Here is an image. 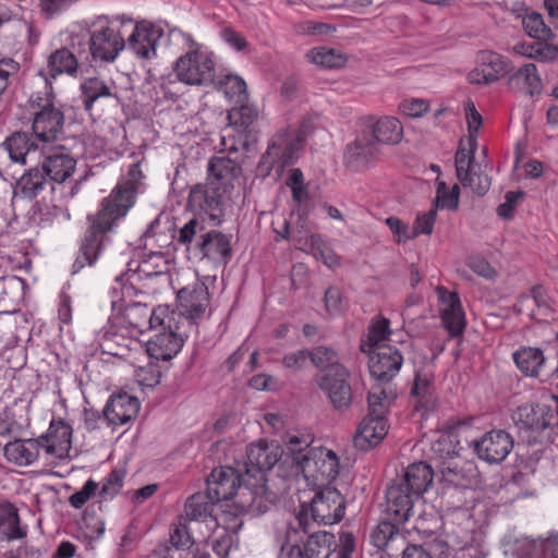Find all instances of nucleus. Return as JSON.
Instances as JSON below:
<instances>
[{
	"instance_id": "f257e3e1",
	"label": "nucleus",
	"mask_w": 558,
	"mask_h": 558,
	"mask_svg": "<svg viewBox=\"0 0 558 558\" xmlns=\"http://www.w3.org/2000/svg\"><path fill=\"white\" fill-rule=\"evenodd\" d=\"M141 177L140 166L131 165L128 178L119 182L110 195L102 199L97 214L88 217L90 227L85 233L80 253L73 264V272L80 271L86 265L93 266L97 262L108 240L107 232L134 205Z\"/></svg>"
},
{
	"instance_id": "f03ea898",
	"label": "nucleus",
	"mask_w": 558,
	"mask_h": 558,
	"mask_svg": "<svg viewBox=\"0 0 558 558\" xmlns=\"http://www.w3.org/2000/svg\"><path fill=\"white\" fill-rule=\"evenodd\" d=\"M282 451L278 444L259 440L247 448L246 480L236 496V505L252 515L265 513L275 504L276 495L266 486L265 471L272 469Z\"/></svg>"
},
{
	"instance_id": "7ed1b4c3",
	"label": "nucleus",
	"mask_w": 558,
	"mask_h": 558,
	"mask_svg": "<svg viewBox=\"0 0 558 558\" xmlns=\"http://www.w3.org/2000/svg\"><path fill=\"white\" fill-rule=\"evenodd\" d=\"M44 81V90L32 94L29 108L33 114V132L43 145L57 142L62 135L64 114L56 107L52 84L47 76L39 73Z\"/></svg>"
},
{
	"instance_id": "20e7f679",
	"label": "nucleus",
	"mask_w": 558,
	"mask_h": 558,
	"mask_svg": "<svg viewBox=\"0 0 558 558\" xmlns=\"http://www.w3.org/2000/svg\"><path fill=\"white\" fill-rule=\"evenodd\" d=\"M178 241L216 263H227L231 256L230 236L215 229L207 230L204 221L196 217L180 228Z\"/></svg>"
},
{
	"instance_id": "39448f33",
	"label": "nucleus",
	"mask_w": 558,
	"mask_h": 558,
	"mask_svg": "<svg viewBox=\"0 0 558 558\" xmlns=\"http://www.w3.org/2000/svg\"><path fill=\"white\" fill-rule=\"evenodd\" d=\"M122 294L119 300H112V322L120 330H126L131 336L142 335L146 330L156 328L169 315V306L159 305L156 308H149L141 302L126 301L129 294Z\"/></svg>"
},
{
	"instance_id": "423d86ee",
	"label": "nucleus",
	"mask_w": 558,
	"mask_h": 558,
	"mask_svg": "<svg viewBox=\"0 0 558 558\" xmlns=\"http://www.w3.org/2000/svg\"><path fill=\"white\" fill-rule=\"evenodd\" d=\"M186 40L191 49L175 61V77L191 86H208L215 83L214 53L199 47L191 36Z\"/></svg>"
},
{
	"instance_id": "0eeeda50",
	"label": "nucleus",
	"mask_w": 558,
	"mask_h": 558,
	"mask_svg": "<svg viewBox=\"0 0 558 558\" xmlns=\"http://www.w3.org/2000/svg\"><path fill=\"white\" fill-rule=\"evenodd\" d=\"M190 326L186 320L180 319V316L171 314V310H169V315L163 322L156 324L154 329L156 333L147 340L146 351L149 356L162 361L175 356L192 332Z\"/></svg>"
},
{
	"instance_id": "6e6552de",
	"label": "nucleus",
	"mask_w": 558,
	"mask_h": 558,
	"mask_svg": "<svg viewBox=\"0 0 558 558\" xmlns=\"http://www.w3.org/2000/svg\"><path fill=\"white\" fill-rule=\"evenodd\" d=\"M313 497L311 505L306 508L302 506L301 511L294 518V523L303 531L310 533L308 513L313 521L318 524L330 525L339 522L345 510V502L338 489L330 486H322Z\"/></svg>"
},
{
	"instance_id": "1a4fd4ad",
	"label": "nucleus",
	"mask_w": 558,
	"mask_h": 558,
	"mask_svg": "<svg viewBox=\"0 0 558 558\" xmlns=\"http://www.w3.org/2000/svg\"><path fill=\"white\" fill-rule=\"evenodd\" d=\"M303 138L300 131L290 128L277 133L259 160V169L266 173H269L272 169L282 171L287 166L294 162Z\"/></svg>"
},
{
	"instance_id": "9d476101",
	"label": "nucleus",
	"mask_w": 558,
	"mask_h": 558,
	"mask_svg": "<svg viewBox=\"0 0 558 558\" xmlns=\"http://www.w3.org/2000/svg\"><path fill=\"white\" fill-rule=\"evenodd\" d=\"M307 458H302L303 463L296 470L308 485L316 487L326 486L337 478L340 471L338 454L331 449L317 446L307 452Z\"/></svg>"
},
{
	"instance_id": "9b49d317",
	"label": "nucleus",
	"mask_w": 558,
	"mask_h": 558,
	"mask_svg": "<svg viewBox=\"0 0 558 558\" xmlns=\"http://www.w3.org/2000/svg\"><path fill=\"white\" fill-rule=\"evenodd\" d=\"M209 303L207 286L199 280H195L178 291V311L171 310V314L180 316L182 320H186L191 325L190 330L196 331L197 324L205 317Z\"/></svg>"
},
{
	"instance_id": "f8f14e48",
	"label": "nucleus",
	"mask_w": 558,
	"mask_h": 558,
	"mask_svg": "<svg viewBox=\"0 0 558 558\" xmlns=\"http://www.w3.org/2000/svg\"><path fill=\"white\" fill-rule=\"evenodd\" d=\"M167 271V262L161 252H149L144 254L140 259H132L128 263L126 271L117 277V281L121 283V292L125 295H132L135 284L144 279L162 275Z\"/></svg>"
},
{
	"instance_id": "ddd939ff",
	"label": "nucleus",
	"mask_w": 558,
	"mask_h": 558,
	"mask_svg": "<svg viewBox=\"0 0 558 558\" xmlns=\"http://www.w3.org/2000/svg\"><path fill=\"white\" fill-rule=\"evenodd\" d=\"M228 201V193L206 182L191 189L187 205L192 210L207 216L214 226H219L223 220Z\"/></svg>"
},
{
	"instance_id": "4468645a",
	"label": "nucleus",
	"mask_w": 558,
	"mask_h": 558,
	"mask_svg": "<svg viewBox=\"0 0 558 558\" xmlns=\"http://www.w3.org/2000/svg\"><path fill=\"white\" fill-rule=\"evenodd\" d=\"M456 174L464 187L484 196L492 185L490 177L484 171L481 165L475 162L474 149L459 147L454 156Z\"/></svg>"
},
{
	"instance_id": "2eb2a0df",
	"label": "nucleus",
	"mask_w": 558,
	"mask_h": 558,
	"mask_svg": "<svg viewBox=\"0 0 558 558\" xmlns=\"http://www.w3.org/2000/svg\"><path fill=\"white\" fill-rule=\"evenodd\" d=\"M477 457L490 464L502 462L513 448L512 436L502 429L485 433L480 439L472 441Z\"/></svg>"
},
{
	"instance_id": "dca6fc26",
	"label": "nucleus",
	"mask_w": 558,
	"mask_h": 558,
	"mask_svg": "<svg viewBox=\"0 0 558 558\" xmlns=\"http://www.w3.org/2000/svg\"><path fill=\"white\" fill-rule=\"evenodd\" d=\"M335 374L323 373L316 377L318 387L327 393L332 407L338 411H345L352 403V389L348 383L349 373L344 366H337Z\"/></svg>"
},
{
	"instance_id": "f3484780",
	"label": "nucleus",
	"mask_w": 558,
	"mask_h": 558,
	"mask_svg": "<svg viewBox=\"0 0 558 558\" xmlns=\"http://www.w3.org/2000/svg\"><path fill=\"white\" fill-rule=\"evenodd\" d=\"M244 487L241 483L240 474L231 466H220L214 469L207 478V493L215 501L229 500L234 498V505L241 512L242 510L236 505V496L239 490Z\"/></svg>"
},
{
	"instance_id": "a211bd4d",
	"label": "nucleus",
	"mask_w": 558,
	"mask_h": 558,
	"mask_svg": "<svg viewBox=\"0 0 558 558\" xmlns=\"http://www.w3.org/2000/svg\"><path fill=\"white\" fill-rule=\"evenodd\" d=\"M367 351L369 353V372L375 379L389 381L399 373L403 356L397 348L383 344Z\"/></svg>"
},
{
	"instance_id": "6ab92c4d",
	"label": "nucleus",
	"mask_w": 558,
	"mask_h": 558,
	"mask_svg": "<svg viewBox=\"0 0 558 558\" xmlns=\"http://www.w3.org/2000/svg\"><path fill=\"white\" fill-rule=\"evenodd\" d=\"M88 46L93 60L113 62L125 47V41L116 29L106 26L92 32Z\"/></svg>"
},
{
	"instance_id": "aec40b11",
	"label": "nucleus",
	"mask_w": 558,
	"mask_h": 558,
	"mask_svg": "<svg viewBox=\"0 0 558 558\" xmlns=\"http://www.w3.org/2000/svg\"><path fill=\"white\" fill-rule=\"evenodd\" d=\"M556 416L558 414L549 405L526 403L514 411L512 418L520 429L539 434L551 425Z\"/></svg>"
},
{
	"instance_id": "412c9836",
	"label": "nucleus",
	"mask_w": 558,
	"mask_h": 558,
	"mask_svg": "<svg viewBox=\"0 0 558 558\" xmlns=\"http://www.w3.org/2000/svg\"><path fill=\"white\" fill-rule=\"evenodd\" d=\"M163 35V31L147 22L137 23L128 39V48L141 59L156 57V47Z\"/></svg>"
},
{
	"instance_id": "4be33fe9",
	"label": "nucleus",
	"mask_w": 558,
	"mask_h": 558,
	"mask_svg": "<svg viewBox=\"0 0 558 558\" xmlns=\"http://www.w3.org/2000/svg\"><path fill=\"white\" fill-rule=\"evenodd\" d=\"M141 409L140 401L126 392L112 395L107 401L102 414L109 425H124L136 418Z\"/></svg>"
},
{
	"instance_id": "5701e85b",
	"label": "nucleus",
	"mask_w": 558,
	"mask_h": 558,
	"mask_svg": "<svg viewBox=\"0 0 558 558\" xmlns=\"http://www.w3.org/2000/svg\"><path fill=\"white\" fill-rule=\"evenodd\" d=\"M437 292L441 303L440 314L444 327L451 337L462 335L466 322L458 293L447 291L445 288H438Z\"/></svg>"
},
{
	"instance_id": "b1692460",
	"label": "nucleus",
	"mask_w": 558,
	"mask_h": 558,
	"mask_svg": "<svg viewBox=\"0 0 558 558\" xmlns=\"http://www.w3.org/2000/svg\"><path fill=\"white\" fill-rule=\"evenodd\" d=\"M72 427L70 424L58 421L50 423L47 435L38 437L41 450L47 456L62 459L71 449Z\"/></svg>"
},
{
	"instance_id": "393cba45",
	"label": "nucleus",
	"mask_w": 558,
	"mask_h": 558,
	"mask_svg": "<svg viewBox=\"0 0 558 558\" xmlns=\"http://www.w3.org/2000/svg\"><path fill=\"white\" fill-rule=\"evenodd\" d=\"M241 167L226 156L213 157L207 167V183L229 193L232 182L241 174Z\"/></svg>"
},
{
	"instance_id": "a878e982",
	"label": "nucleus",
	"mask_w": 558,
	"mask_h": 558,
	"mask_svg": "<svg viewBox=\"0 0 558 558\" xmlns=\"http://www.w3.org/2000/svg\"><path fill=\"white\" fill-rule=\"evenodd\" d=\"M379 154L378 144L363 132L357 138L349 144L344 151L347 166L355 171L363 170Z\"/></svg>"
},
{
	"instance_id": "bb28decb",
	"label": "nucleus",
	"mask_w": 558,
	"mask_h": 558,
	"mask_svg": "<svg viewBox=\"0 0 558 558\" xmlns=\"http://www.w3.org/2000/svg\"><path fill=\"white\" fill-rule=\"evenodd\" d=\"M387 509L398 522H407L413 514L416 498L404 485L399 482L391 484L386 492Z\"/></svg>"
},
{
	"instance_id": "cd10ccee",
	"label": "nucleus",
	"mask_w": 558,
	"mask_h": 558,
	"mask_svg": "<svg viewBox=\"0 0 558 558\" xmlns=\"http://www.w3.org/2000/svg\"><path fill=\"white\" fill-rule=\"evenodd\" d=\"M388 433V423L386 416L366 415L360 423L354 436L355 446L362 450H367L378 445Z\"/></svg>"
},
{
	"instance_id": "c85d7f7f",
	"label": "nucleus",
	"mask_w": 558,
	"mask_h": 558,
	"mask_svg": "<svg viewBox=\"0 0 558 558\" xmlns=\"http://www.w3.org/2000/svg\"><path fill=\"white\" fill-rule=\"evenodd\" d=\"M314 435L307 429H293L286 433L283 438L284 449H281L291 459L295 471L303 463L302 458H307V452L314 449Z\"/></svg>"
},
{
	"instance_id": "c756f323",
	"label": "nucleus",
	"mask_w": 558,
	"mask_h": 558,
	"mask_svg": "<svg viewBox=\"0 0 558 558\" xmlns=\"http://www.w3.org/2000/svg\"><path fill=\"white\" fill-rule=\"evenodd\" d=\"M371 542L378 549L387 551L389 556H397L408 543L404 534L389 521L377 524L371 534Z\"/></svg>"
},
{
	"instance_id": "7c9ffc66",
	"label": "nucleus",
	"mask_w": 558,
	"mask_h": 558,
	"mask_svg": "<svg viewBox=\"0 0 558 558\" xmlns=\"http://www.w3.org/2000/svg\"><path fill=\"white\" fill-rule=\"evenodd\" d=\"M411 400L416 410L428 412L436 408L437 397L429 373L416 371L411 389Z\"/></svg>"
},
{
	"instance_id": "2f4dec72",
	"label": "nucleus",
	"mask_w": 558,
	"mask_h": 558,
	"mask_svg": "<svg viewBox=\"0 0 558 558\" xmlns=\"http://www.w3.org/2000/svg\"><path fill=\"white\" fill-rule=\"evenodd\" d=\"M333 543V534L326 531L313 532L302 547L292 545L290 556L292 558H326Z\"/></svg>"
},
{
	"instance_id": "473e14b6",
	"label": "nucleus",
	"mask_w": 558,
	"mask_h": 558,
	"mask_svg": "<svg viewBox=\"0 0 558 558\" xmlns=\"http://www.w3.org/2000/svg\"><path fill=\"white\" fill-rule=\"evenodd\" d=\"M433 478L434 472L432 468L425 462H417L410 464L402 478L398 482L404 485L416 498H421L433 484Z\"/></svg>"
},
{
	"instance_id": "72a5a7b5",
	"label": "nucleus",
	"mask_w": 558,
	"mask_h": 558,
	"mask_svg": "<svg viewBox=\"0 0 558 558\" xmlns=\"http://www.w3.org/2000/svg\"><path fill=\"white\" fill-rule=\"evenodd\" d=\"M41 167L51 182L63 183L73 174L76 161L62 150L48 155Z\"/></svg>"
},
{
	"instance_id": "f704fd0d",
	"label": "nucleus",
	"mask_w": 558,
	"mask_h": 558,
	"mask_svg": "<svg viewBox=\"0 0 558 558\" xmlns=\"http://www.w3.org/2000/svg\"><path fill=\"white\" fill-rule=\"evenodd\" d=\"M217 504L208 494L197 493L192 495L185 502L184 513L189 521H201L211 523L216 526L217 519L214 517V506Z\"/></svg>"
},
{
	"instance_id": "c9c22d12",
	"label": "nucleus",
	"mask_w": 558,
	"mask_h": 558,
	"mask_svg": "<svg viewBox=\"0 0 558 558\" xmlns=\"http://www.w3.org/2000/svg\"><path fill=\"white\" fill-rule=\"evenodd\" d=\"M10 158L15 162L27 163V159L35 160L38 146L32 136L25 132H15L4 142Z\"/></svg>"
},
{
	"instance_id": "e433bc0d",
	"label": "nucleus",
	"mask_w": 558,
	"mask_h": 558,
	"mask_svg": "<svg viewBox=\"0 0 558 558\" xmlns=\"http://www.w3.org/2000/svg\"><path fill=\"white\" fill-rule=\"evenodd\" d=\"M41 450L38 438L28 440H14L4 446L5 458L17 465H29L34 463Z\"/></svg>"
},
{
	"instance_id": "4c0bfd02",
	"label": "nucleus",
	"mask_w": 558,
	"mask_h": 558,
	"mask_svg": "<svg viewBox=\"0 0 558 558\" xmlns=\"http://www.w3.org/2000/svg\"><path fill=\"white\" fill-rule=\"evenodd\" d=\"M517 367L526 376L537 377L545 366V356L541 349L525 347L513 353Z\"/></svg>"
},
{
	"instance_id": "58836bf2",
	"label": "nucleus",
	"mask_w": 558,
	"mask_h": 558,
	"mask_svg": "<svg viewBox=\"0 0 558 558\" xmlns=\"http://www.w3.org/2000/svg\"><path fill=\"white\" fill-rule=\"evenodd\" d=\"M402 125L392 117H384L377 120L373 125L372 134L369 136L379 145L381 144H397L402 138Z\"/></svg>"
},
{
	"instance_id": "ea45409f",
	"label": "nucleus",
	"mask_w": 558,
	"mask_h": 558,
	"mask_svg": "<svg viewBox=\"0 0 558 558\" xmlns=\"http://www.w3.org/2000/svg\"><path fill=\"white\" fill-rule=\"evenodd\" d=\"M47 68L52 78L63 73L74 75L77 72L78 61L68 48H60L49 56Z\"/></svg>"
},
{
	"instance_id": "a19ab883",
	"label": "nucleus",
	"mask_w": 558,
	"mask_h": 558,
	"mask_svg": "<svg viewBox=\"0 0 558 558\" xmlns=\"http://www.w3.org/2000/svg\"><path fill=\"white\" fill-rule=\"evenodd\" d=\"M510 84L533 96L542 92V80L534 63L521 66L511 77Z\"/></svg>"
},
{
	"instance_id": "79ce46f5",
	"label": "nucleus",
	"mask_w": 558,
	"mask_h": 558,
	"mask_svg": "<svg viewBox=\"0 0 558 558\" xmlns=\"http://www.w3.org/2000/svg\"><path fill=\"white\" fill-rule=\"evenodd\" d=\"M82 98L86 110L90 111L93 105L101 98L118 99L112 93L111 87L98 77L86 78L82 85Z\"/></svg>"
},
{
	"instance_id": "37998d69",
	"label": "nucleus",
	"mask_w": 558,
	"mask_h": 558,
	"mask_svg": "<svg viewBox=\"0 0 558 558\" xmlns=\"http://www.w3.org/2000/svg\"><path fill=\"white\" fill-rule=\"evenodd\" d=\"M51 181L47 179V174L43 167L32 168L25 174L21 177L17 182L20 193L26 198L36 197L45 186Z\"/></svg>"
},
{
	"instance_id": "c03bdc74",
	"label": "nucleus",
	"mask_w": 558,
	"mask_h": 558,
	"mask_svg": "<svg viewBox=\"0 0 558 558\" xmlns=\"http://www.w3.org/2000/svg\"><path fill=\"white\" fill-rule=\"evenodd\" d=\"M523 10L522 25L527 36L537 40H553L555 38L554 32L545 24L542 14L529 9Z\"/></svg>"
},
{
	"instance_id": "a18cd8bd",
	"label": "nucleus",
	"mask_w": 558,
	"mask_h": 558,
	"mask_svg": "<svg viewBox=\"0 0 558 558\" xmlns=\"http://www.w3.org/2000/svg\"><path fill=\"white\" fill-rule=\"evenodd\" d=\"M0 532L8 538H21L26 533L20 526L17 509L10 502L0 505Z\"/></svg>"
},
{
	"instance_id": "49530a36",
	"label": "nucleus",
	"mask_w": 558,
	"mask_h": 558,
	"mask_svg": "<svg viewBox=\"0 0 558 558\" xmlns=\"http://www.w3.org/2000/svg\"><path fill=\"white\" fill-rule=\"evenodd\" d=\"M214 84L231 101L242 102L246 99V84L238 75L226 74Z\"/></svg>"
},
{
	"instance_id": "de8ad7c7",
	"label": "nucleus",
	"mask_w": 558,
	"mask_h": 558,
	"mask_svg": "<svg viewBox=\"0 0 558 558\" xmlns=\"http://www.w3.org/2000/svg\"><path fill=\"white\" fill-rule=\"evenodd\" d=\"M256 119L257 110L246 105L233 108L228 113L229 126L239 133H250Z\"/></svg>"
},
{
	"instance_id": "09e8293b",
	"label": "nucleus",
	"mask_w": 558,
	"mask_h": 558,
	"mask_svg": "<svg viewBox=\"0 0 558 558\" xmlns=\"http://www.w3.org/2000/svg\"><path fill=\"white\" fill-rule=\"evenodd\" d=\"M310 62L327 69L341 68L345 64L347 58L335 49L318 47L306 53Z\"/></svg>"
},
{
	"instance_id": "8fccbe9b",
	"label": "nucleus",
	"mask_w": 558,
	"mask_h": 558,
	"mask_svg": "<svg viewBox=\"0 0 558 558\" xmlns=\"http://www.w3.org/2000/svg\"><path fill=\"white\" fill-rule=\"evenodd\" d=\"M310 360L315 367L322 369L324 373L335 374L338 372L337 366H343L339 363L337 352L328 347H317L310 351Z\"/></svg>"
},
{
	"instance_id": "3c124183",
	"label": "nucleus",
	"mask_w": 558,
	"mask_h": 558,
	"mask_svg": "<svg viewBox=\"0 0 558 558\" xmlns=\"http://www.w3.org/2000/svg\"><path fill=\"white\" fill-rule=\"evenodd\" d=\"M395 396L391 391H386L379 385L374 386L367 395L368 415L386 416L388 408L391 405Z\"/></svg>"
},
{
	"instance_id": "603ef678",
	"label": "nucleus",
	"mask_w": 558,
	"mask_h": 558,
	"mask_svg": "<svg viewBox=\"0 0 558 558\" xmlns=\"http://www.w3.org/2000/svg\"><path fill=\"white\" fill-rule=\"evenodd\" d=\"M477 64L488 75V81L495 82L506 72L504 58L494 51H481L477 57Z\"/></svg>"
},
{
	"instance_id": "864d4df0",
	"label": "nucleus",
	"mask_w": 558,
	"mask_h": 558,
	"mask_svg": "<svg viewBox=\"0 0 558 558\" xmlns=\"http://www.w3.org/2000/svg\"><path fill=\"white\" fill-rule=\"evenodd\" d=\"M460 441L456 434L446 433L438 437L432 445L433 453L444 461L452 460L458 457L460 451Z\"/></svg>"
},
{
	"instance_id": "5fc2aeb1",
	"label": "nucleus",
	"mask_w": 558,
	"mask_h": 558,
	"mask_svg": "<svg viewBox=\"0 0 558 558\" xmlns=\"http://www.w3.org/2000/svg\"><path fill=\"white\" fill-rule=\"evenodd\" d=\"M391 335L390 323L385 317H377L374 319L368 327L367 333V350L376 349L378 345L387 344L386 341L389 340V336ZM365 348V344L362 345ZM365 351V349H363Z\"/></svg>"
},
{
	"instance_id": "6e6d98bb",
	"label": "nucleus",
	"mask_w": 558,
	"mask_h": 558,
	"mask_svg": "<svg viewBox=\"0 0 558 558\" xmlns=\"http://www.w3.org/2000/svg\"><path fill=\"white\" fill-rule=\"evenodd\" d=\"M460 187L454 184L451 189L444 181L437 183L436 199L432 208L457 209L459 205Z\"/></svg>"
},
{
	"instance_id": "4d7b16f0",
	"label": "nucleus",
	"mask_w": 558,
	"mask_h": 558,
	"mask_svg": "<svg viewBox=\"0 0 558 558\" xmlns=\"http://www.w3.org/2000/svg\"><path fill=\"white\" fill-rule=\"evenodd\" d=\"M125 472L123 470H112L102 481L99 497L102 500L113 499L123 486Z\"/></svg>"
},
{
	"instance_id": "13d9d810",
	"label": "nucleus",
	"mask_w": 558,
	"mask_h": 558,
	"mask_svg": "<svg viewBox=\"0 0 558 558\" xmlns=\"http://www.w3.org/2000/svg\"><path fill=\"white\" fill-rule=\"evenodd\" d=\"M436 208H430L426 213H420L416 216L412 230L413 239L421 235H429L433 232L434 223L436 221Z\"/></svg>"
},
{
	"instance_id": "bf43d9fd",
	"label": "nucleus",
	"mask_w": 558,
	"mask_h": 558,
	"mask_svg": "<svg viewBox=\"0 0 558 558\" xmlns=\"http://www.w3.org/2000/svg\"><path fill=\"white\" fill-rule=\"evenodd\" d=\"M400 111L411 118H421L429 110V105L421 98L404 99L399 105Z\"/></svg>"
},
{
	"instance_id": "052dcab7",
	"label": "nucleus",
	"mask_w": 558,
	"mask_h": 558,
	"mask_svg": "<svg viewBox=\"0 0 558 558\" xmlns=\"http://www.w3.org/2000/svg\"><path fill=\"white\" fill-rule=\"evenodd\" d=\"M355 549V538L350 533H343L339 537V544L333 550H329L326 558H352Z\"/></svg>"
},
{
	"instance_id": "680f3d73",
	"label": "nucleus",
	"mask_w": 558,
	"mask_h": 558,
	"mask_svg": "<svg viewBox=\"0 0 558 558\" xmlns=\"http://www.w3.org/2000/svg\"><path fill=\"white\" fill-rule=\"evenodd\" d=\"M99 484L94 480H88L84 486L70 496L69 502L75 509H81L98 489Z\"/></svg>"
},
{
	"instance_id": "e2e57ef3",
	"label": "nucleus",
	"mask_w": 558,
	"mask_h": 558,
	"mask_svg": "<svg viewBox=\"0 0 558 558\" xmlns=\"http://www.w3.org/2000/svg\"><path fill=\"white\" fill-rule=\"evenodd\" d=\"M161 373L156 365L140 367L135 372L136 381L143 387L153 388L160 383Z\"/></svg>"
},
{
	"instance_id": "0e129e2a",
	"label": "nucleus",
	"mask_w": 558,
	"mask_h": 558,
	"mask_svg": "<svg viewBox=\"0 0 558 558\" xmlns=\"http://www.w3.org/2000/svg\"><path fill=\"white\" fill-rule=\"evenodd\" d=\"M20 71V64L11 58L0 60V95L8 88L10 78Z\"/></svg>"
},
{
	"instance_id": "69168bd1",
	"label": "nucleus",
	"mask_w": 558,
	"mask_h": 558,
	"mask_svg": "<svg viewBox=\"0 0 558 558\" xmlns=\"http://www.w3.org/2000/svg\"><path fill=\"white\" fill-rule=\"evenodd\" d=\"M524 196V193L521 191H510L505 195V202L500 204L497 208V214L504 219H511L513 217L514 208L518 205V202Z\"/></svg>"
},
{
	"instance_id": "338daca9",
	"label": "nucleus",
	"mask_w": 558,
	"mask_h": 558,
	"mask_svg": "<svg viewBox=\"0 0 558 558\" xmlns=\"http://www.w3.org/2000/svg\"><path fill=\"white\" fill-rule=\"evenodd\" d=\"M549 40H537L534 60L538 62H554L558 60V46L549 44Z\"/></svg>"
},
{
	"instance_id": "774afa93",
	"label": "nucleus",
	"mask_w": 558,
	"mask_h": 558,
	"mask_svg": "<svg viewBox=\"0 0 558 558\" xmlns=\"http://www.w3.org/2000/svg\"><path fill=\"white\" fill-rule=\"evenodd\" d=\"M170 542L177 549L189 548L192 545V538L185 524H177L170 533Z\"/></svg>"
}]
</instances>
